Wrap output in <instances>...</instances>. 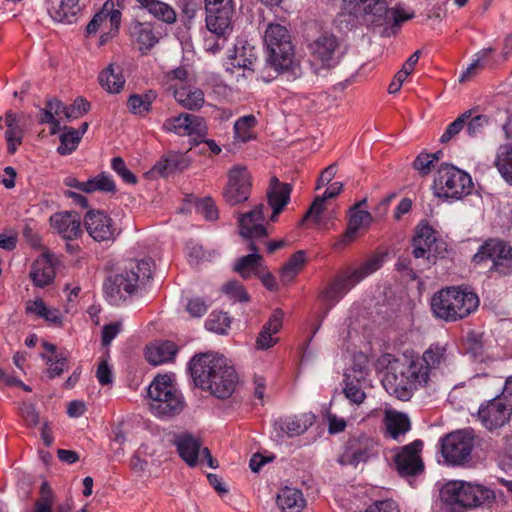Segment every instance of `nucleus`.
I'll return each mask as SVG.
<instances>
[{"instance_id":"obj_53","label":"nucleus","mask_w":512,"mask_h":512,"mask_svg":"<svg viewBox=\"0 0 512 512\" xmlns=\"http://www.w3.org/2000/svg\"><path fill=\"white\" fill-rule=\"evenodd\" d=\"M90 109V103L83 97H77L73 104L66 106L65 118L67 120L77 119L86 114Z\"/></svg>"},{"instance_id":"obj_42","label":"nucleus","mask_w":512,"mask_h":512,"mask_svg":"<svg viewBox=\"0 0 512 512\" xmlns=\"http://www.w3.org/2000/svg\"><path fill=\"white\" fill-rule=\"evenodd\" d=\"M100 85L109 93H118L125 84L121 69L116 72L113 64H110L99 74Z\"/></svg>"},{"instance_id":"obj_31","label":"nucleus","mask_w":512,"mask_h":512,"mask_svg":"<svg viewBox=\"0 0 512 512\" xmlns=\"http://www.w3.org/2000/svg\"><path fill=\"white\" fill-rule=\"evenodd\" d=\"M446 361V347L439 344L431 345L424 353L421 359L411 363H420L425 372V383L430 380V373L433 369L439 368Z\"/></svg>"},{"instance_id":"obj_62","label":"nucleus","mask_w":512,"mask_h":512,"mask_svg":"<svg viewBox=\"0 0 512 512\" xmlns=\"http://www.w3.org/2000/svg\"><path fill=\"white\" fill-rule=\"evenodd\" d=\"M197 209L207 220L213 221L218 218L216 206L210 199H205L199 202Z\"/></svg>"},{"instance_id":"obj_39","label":"nucleus","mask_w":512,"mask_h":512,"mask_svg":"<svg viewBox=\"0 0 512 512\" xmlns=\"http://www.w3.org/2000/svg\"><path fill=\"white\" fill-rule=\"evenodd\" d=\"M5 124L7 126L5 133L7 150L9 154H14L17 147L22 143L23 130L19 126L16 114L11 110L7 111L5 114Z\"/></svg>"},{"instance_id":"obj_43","label":"nucleus","mask_w":512,"mask_h":512,"mask_svg":"<svg viewBox=\"0 0 512 512\" xmlns=\"http://www.w3.org/2000/svg\"><path fill=\"white\" fill-rule=\"evenodd\" d=\"M371 221L372 216L369 212L364 210L353 211L349 217L348 227L343 234L342 241L344 243L351 242L355 238L357 231L361 227L369 225Z\"/></svg>"},{"instance_id":"obj_56","label":"nucleus","mask_w":512,"mask_h":512,"mask_svg":"<svg viewBox=\"0 0 512 512\" xmlns=\"http://www.w3.org/2000/svg\"><path fill=\"white\" fill-rule=\"evenodd\" d=\"M222 291L240 302H248L249 296L244 286L236 280L228 281L222 287Z\"/></svg>"},{"instance_id":"obj_37","label":"nucleus","mask_w":512,"mask_h":512,"mask_svg":"<svg viewBox=\"0 0 512 512\" xmlns=\"http://www.w3.org/2000/svg\"><path fill=\"white\" fill-rule=\"evenodd\" d=\"M277 505L283 512H301L306 500L300 490L285 487L277 495Z\"/></svg>"},{"instance_id":"obj_9","label":"nucleus","mask_w":512,"mask_h":512,"mask_svg":"<svg viewBox=\"0 0 512 512\" xmlns=\"http://www.w3.org/2000/svg\"><path fill=\"white\" fill-rule=\"evenodd\" d=\"M472 261L475 264L490 261V271L507 275L512 271V247L502 239H488L479 247Z\"/></svg>"},{"instance_id":"obj_13","label":"nucleus","mask_w":512,"mask_h":512,"mask_svg":"<svg viewBox=\"0 0 512 512\" xmlns=\"http://www.w3.org/2000/svg\"><path fill=\"white\" fill-rule=\"evenodd\" d=\"M251 186V176L246 166H233L228 172V183L223 193L225 201L231 206L247 201Z\"/></svg>"},{"instance_id":"obj_8","label":"nucleus","mask_w":512,"mask_h":512,"mask_svg":"<svg viewBox=\"0 0 512 512\" xmlns=\"http://www.w3.org/2000/svg\"><path fill=\"white\" fill-rule=\"evenodd\" d=\"M473 182L468 173L448 163H442L435 175L434 194L439 198L459 200L471 193Z\"/></svg>"},{"instance_id":"obj_41","label":"nucleus","mask_w":512,"mask_h":512,"mask_svg":"<svg viewBox=\"0 0 512 512\" xmlns=\"http://www.w3.org/2000/svg\"><path fill=\"white\" fill-rule=\"evenodd\" d=\"M157 19L172 24L176 21L175 11L166 3L159 0H136Z\"/></svg>"},{"instance_id":"obj_28","label":"nucleus","mask_w":512,"mask_h":512,"mask_svg":"<svg viewBox=\"0 0 512 512\" xmlns=\"http://www.w3.org/2000/svg\"><path fill=\"white\" fill-rule=\"evenodd\" d=\"M283 316L284 313L281 309L274 310L256 339L258 349L266 350L277 343L278 338H274L273 334H276L281 329Z\"/></svg>"},{"instance_id":"obj_1","label":"nucleus","mask_w":512,"mask_h":512,"mask_svg":"<svg viewBox=\"0 0 512 512\" xmlns=\"http://www.w3.org/2000/svg\"><path fill=\"white\" fill-rule=\"evenodd\" d=\"M349 12L360 17L363 23L382 28L380 34L391 36L403 22L412 19L414 13L406 12L401 6L388 8L383 0H343Z\"/></svg>"},{"instance_id":"obj_23","label":"nucleus","mask_w":512,"mask_h":512,"mask_svg":"<svg viewBox=\"0 0 512 512\" xmlns=\"http://www.w3.org/2000/svg\"><path fill=\"white\" fill-rule=\"evenodd\" d=\"M257 54L255 48L244 42L235 44L232 53L227 57L226 70L234 73V69L254 71Z\"/></svg>"},{"instance_id":"obj_52","label":"nucleus","mask_w":512,"mask_h":512,"mask_svg":"<svg viewBox=\"0 0 512 512\" xmlns=\"http://www.w3.org/2000/svg\"><path fill=\"white\" fill-rule=\"evenodd\" d=\"M350 377V375H346L344 394L352 403L361 404L365 400L366 395L360 386L359 380L357 379L356 383H354L353 380H350Z\"/></svg>"},{"instance_id":"obj_11","label":"nucleus","mask_w":512,"mask_h":512,"mask_svg":"<svg viewBox=\"0 0 512 512\" xmlns=\"http://www.w3.org/2000/svg\"><path fill=\"white\" fill-rule=\"evenodd\" d=\"M475 435L472 430H458L441 439V454L450 465H464L471 460Z\"/></svg>"},{"instance_id":"obj_32","label":"nucleus","mask_w":512,"mask_h":512,"mask_svg":"<svg viewBox=\"0 0 512 512\" xmlns=\"http://www.w3.org/2000/svg\"><path fill=\"white\" fill-rule=\"evenodd\" d=\"M177 451L180 457L191 467L198 463L201 453V441L191 434H184L176 440Z\"/></svg>"},{"instance_id":"obj_4","label":"nucleus","mask_w":512,"mask_h":512,"mask_svg":"<svg viewBox=\"0 0 512 512\" xmlns=\"http://www.w3.org/2000/svg\"><path fill=\"white\" fill-rule=\"evenodd\" d=\"M478 306V296L474 292L460 287L442 289L431 299L433 314L445 321L463 319L474 312Z\"/></svg>"},{"instance_id":"obj_21","label":"nucleus","mask_w":512,"mask_h":512,"mask_svg":"<svg viewBox=\"0 0 512 512\" xmlns=\"http://www.w3.org/2000/svg\"><path fill=\"white\" fill-rule=\"evenodd\" d=\"M373 443L367 437L353 438L347 441L344 453L338 462L342 465L357 467L359 463L366 462L371 456Z\"/></svg>"},{"instance_id":"obj_25","label":"nucleus","mask_w":512,"mask_h":512,"mask_svg":"<svg viewBox=\"0 0 512 512\" xmlns=\"http://www.w3.org/2000/svg\"><path fill=\"white\" fill-rule=\"evenodd\" d=\"M234 14V7L221 9H206V27L208 31L216 36L228 37L232 31L231 19Z\"/></svg>"},{"instance_id":"obj_14","label":"nucleus","mask_w":512,"mask_h":512,"mask_svg":"<svg viewBox=\"0 0 512 512\" xmlns=\"http://www.w3.org/2000/svg\"><path fill=\"white\" fill-rule=\"evenodd\" d=\"M512 414V407L501 397L497 396L485 406H481L478 417L481 423L489 430L503 426Z\"/></svg>"},{"instance_id":"obj_36","label":"nucleus","mask_w":512,"mask_h":512,"mask_svg":"<svg viewBox=\"0 0 512 512\" xmlns=\"http://www.w3.org/2000/svg\"><path fill=\"white\" fill-rule=\"evenodd\" d=\"M80 0H60L56 6L49 9V13L53 20L72 24L77 21V17L81 12Z\"/></svg>"},{"instance_id":"obj_33","label":"nucleus","mask_w":512,"mask_h":512,"mask_svg":"<svg viewBox=\"0 0 512 512\" xmlns=\"http://www.w3.org/2000/svg\"><path fill=\"white\" fill-rule=\"evenodd\" d=\"M355 282L351 278V272L345 275L338 276L328 287L321 293V297L330 304V306L337 303L353 286Z\"/></svg>"},{"instance_id":"obj_55","label":"nucleus","mask_w":512,"mask_h":512,"mask_svg":"<svg viewBox=\"0 0 512 512\" xmlns=\"http://www.w3.org/2000/svg\"><path fill=\"white\" fill-rule=\"evenodd\" d=\"M468 120L469 122H466V130L470 137H477L482 134L485 127L488 126L490 122V118L487 115L471 116Z\"/></svg>"},{"instance_id":"obj_15","label":"nucleus","mask_w":512,"mask_h":512,"mask_svg":"<svg viewBox=\"0 0 512 512\" xmlns=\"http://www.w3.org/2000/svg\"><path fill=\"white\" fill-rule=\"evenodd\" d=\"M238 381V374L228 360L225 368L222 367L201 389L209 391L219 399H227L234 393Z\"/></svg>"},{"instance_id":"obj_3","label":"nucleus","mask_w":512,"mask_h":512,"mask_svg":"<svg viewBox=\"0 0 512 512\" xmlns=\"http://www.w3.org/2000/svg\"><path fill=\"white\" fill-rule=\"evenodd\" d=\"M440 499L450 512H463L476 507H491L496 501V495L482 484L457 480L441 488Z\"/></svg>"},{"instance_id":"obj_60","label":"nucleus","mask_w":512,"mask_h":512,"mask_svg":"<svg viewBox=\"0 0 512 512\" xmlns=\"http://www.w3.org/2000/svg\"><path fill=\"white\" fill-rule=\"evenodd\" d=\"M189 261L193 264H198L201 261H208L211 258V253L206 252L199 244H191L188 246Z\"/></svg>"},{"instance_id":"obj_17","label":"nucleus","mask_w":512,"mask_h":512,"mask_svg":"<svg viewBox=\"0 0 512 512\" xmlns=\"http://www.w3.org/2000/svg\"><path fill=\"white\" fill-rule=\"evenodd\" d=\"M264 205L259 204L255 206L250 212L244 213L239 217V233L240 235L250 241L262 240L267 236V231L263 225Z\"/></svg>"},{"instance_id":"obj_51","label":"nucleus","mask_w":512,"mask_h":512,"mask_svg":"<svg viewBox=\"0 0 512 512\" xmlns=\"http://www.w3.org/2000/svg\"><path fill=\"white\" fill-rule=\"evenodd\" d=\"M205 325L208 330L223 334L230 326V318L224 312L212 313Z\"/></svg>"},{"instance_id":"obj_7","label":"nucleus","mask_w":512,"mask_h":512,"mask_svg":"<svg viewBox=\"0 0 512 512\" xmlns=\"http://www.w3.org/2000/svg\"><path fill=\"white\" fill-rule=\"evenodd\" d=\"M425 372L420 363H411L409 366L397 370L392 367L385 374L382 384L390 395L397 399L407 401L411 398L413 390L418 386H425Z\"/></svg>"},{"instance_id":"obj_45","label":"nucleus","mask_w":512,"mask_h":512,"mask_svg":"<svg viewBox=\"0 0 512 512\" xmlns=\"http://www.w3.org/2000/svg\"><path fill=\"white\" fill-rule=\"evenodd\" d=\"M495 164L506 182L512 184V144L499 147Z\"/></svg>"},{"instance_id":"obj_44","label":"nucleus","mask_w":512,"mask_h":512,"mask_svg":"<svg viewBox=\"0 0 512 512\" xmlns=\"http://www.w3.org/2000/svg\"><path fill=\"white\" fill-rule=\"evenodd\" d=\"M305 261L306 257L303 250L295 252L280 270L281 281L284 284L292 282L295 276L302 269Z\"/></svg>"},{"instance_id":"obj_63","label":"nucleus","mask_w":512,"mask_h":512,"mask_svg":"<svg viewBox=\"0 0 512 512\" xmlns=\"http://www.w3.org/2000/svg\"><path fill=\"white\" fill-rule=\"evenodd\" d=\"M433 159H430V154H419L413 162V168L421 175H428L431 171Z\"/></svg>"},{"instance_id":"obj_24","label":"nucleus","mask_w":512,"mask_h":512,"mask_svg":"<svg viewBox=\"0 0 512 512\" xmlns=\"http://www.w3.org/2000/svg\"><path fill=\"white\" fill-rule=\"evenodd\" d=\"M52 226L66 240L78 238L82 234L81 217L73 211L56 213L50 218Z\"/></svg>"},{"instance_id":"obj_6","label":"nucleus","mask_w":512,"mask_h":512,"mask_svg":"<svg viewBox=\"0 0 512 512\" xmlns=\"http://www.w3.org/2000/svg\"><path fill=\"white\" fill-rule=\"evenodd\" d=\"M151 411L159 417H173L184 408V398L168 375L157 376L147 389Z\"/></svg>"},{"instance_id":"obj_10","label":"nucleus","mask_w":512,"mask_h":512,"mask_svg":"<svg viewBox=\"0 0 512 512\" xmlns=\"http://www.w3.org/2000/svg\"><path fill=\"white\" fill-rule=\"evenodd\" d=\"M310 66L317 76H325L339 61V42L332 34H322L310 45Z\"/></svg>"},{"instance_id":"obj_61","label":"nucleus","mask_w":512,"mask_h":512,"mask_svg":"<svg viewBox=\"0 0 512 512\" xmlns=\"http://www.w3.org/2000/svg\"><path fill=\"white\" fill-rule=\"evenodd\" d=\"M226 40V36H216L211 33V35L207 36L204 40L205 50L211 53H217L224 47Z\"/></svg>"},{"instance_id":"obj_50","label":"nucleus","mask_w":512,"mask_h":512,"mask_svg":"<svg viewBox=\"0 0 512 512\" xmlns=\"http://www.w3.org/2000/svg\"><path fill=\"white\" fill-rule=\"evenodd\" d=\"M381 264V258L374 256L365 261L359 268L351 271V278H353L355 282H360L368 275L377 271L381 267Z\"/></svg>"},{"instance_id":"obj_27","label":"nucleus","mask_w":512,"mask_h":512,"mask_svg":"<svg viewBox=\"0 0 512 512\" xmlns=\"http://www.w3.org/2000/svg\"><path fill=\"white\" fill-rule=\"evenodd\" d=\"M291 192V184L282 183L276 176H273L266 192L268 205L275 206V213H281L290 201Z\"/></svg>"},{"instance_id":"obj_58","label":"nucleus","mask_w":512,"mask_h":512,"mask_svg":"<svg viewBox=\"0 0 512 512\" xmlns=\"http://www.w3.org/2000/svg\"><path fill=\"white\" fill-rule=\"evenodd\" d=\"M20 415L28 426H36L39 423V413L36 411L35 405L31 403H23L20 408Z\"/></svg>"},{"instance_id":"obj_46","label":"nucleus","mask_w":512,"mask_h":512,"mask_svg":"<svg viewBox=\"0 0 512 512\" xmlns=\"http://www.w3.org/2000/svg\"><path fill=\"white\" fill-rule=\"evenodd\" d=\"M257 124V120L254 115H246L239 118L234 124V137L235 139L245 143L251 140L253 135V129Z\"/></svg>"},{"instance_id":"obj_59","label":"nucleus","mask_w":512,"mask_h":512,"mask_svg":"<svg viewBox=\"0 0 512 512\" xmlns=\"http://www.w3.org/2000/svg\"><path fill=\"white\" fill-rule=\"evenodd\" d=\"M127 105L133 114H143L150 110L148 107V101H145V98L138 94L131 95L128 99Z\"/></svg>"},{"instance_id":"obj_29","label":"nucleus","mask_w":512,"mask_h":512,"mask_svg":"<svg viewBox=\"0 0 512 512\" xmlns=\"http://www.w3.org/2000/svg\"><path fill=\"white\" fill-rule=\"evenodd\" d=\"M190 165V159L180 152H169L162 160L158 161L152 171L163 177H168L176 172H181Z\"/></svg>"},{"instance_id":"obj_2","label":"nucleus","mask_w":512,"mask_h":512,"mask_svg":"<svg viewBox=\"0 0 512 512\" xmlns=\"http://www.w3.org/2000/svg\"><path fill=\"white\" fill-rule=\"evenodd\" d=\"M267 48V65L277 74L288 73L293 79L302 76L301 68L295 59L294 46L287 28L278 23L267 26L264 35Z\"/></svg>"},{"instance_id":"obj_47","label":"nucleus","mask_w":512,"mask_h":512,"mask_svg":"<svg viewBox=\"0 0 512 512\" xmlns=\"http://www.w3.org/2000/svg\"><path fill=\"white\" fill-rule=\"evenodd\" d=\"M60 146L57 148V152L61 155L71 154L79 145L81 138L76 129L63 126V133L59 137Z\"/></svg>"},{"instance_id":"obj_5","label":"nucleus","mask_w":512,"mask_h":512,"mask_svg":"<svg viewBox=\"0 0 512 512\" xmlns=\"http://www.w3.org/2000/svg\"><path fill=\"white\" fill-rule=\"evenodd\" d=\"M153 262L142 259L131 262L123 271L110 275L104 282V291L111 304H118L132 295L146 280L152 276Z\"/></svg>"},{"instance_id":"obj_22","label":"nucleus","mask_w":512,"mask_h":512,"mask_svg":"<svg viewBox=\"0 0 512 512\" xmlns=\"http://www.w3.org/2000/svg\"><path fill=\"white\" fill-rule=\"evenodd\" d=\"M129 31L133 43L143 55H146L160 39V33L155 31L154 25L150 22L134 21Z\"/></svg>"},{"instance_id":"obj_38","label":"nucleus","mask_w":512,"mask_h":512,"mask_svg":"<svg viewBox=\"0 0 512 512\" xmlns=\"http://www.w3.org/2000/svg\"><path fill=\"white\" fill-rule=\"evenodd\" d=\"M174 97L181 106L189 110H197L204 104V93L196 87L177 88L174 91Z\"/></svg>"},{"instance_id":"obj_18","label":"nucleus","mask_w":512,"mask_h":512,"mask_svg":"<svg viewBox=\"0 0 512 512\" xmlns=\"http://www.w3.org/2000/svg\"><path fill=\"white\" fill-rule=\"evenodd\" d=\"M84 226L95 241L114 239L115 229L112 225V219L101 210L88 211L84 217Z\"/></svg>"},{"instance_id":"obj_64","label":"nucleus","mask_w":512,"mask_h":512,"mask_svg":"<svg viewBox=\"0 0 512 512\" xmlns=\"http://www.w3.org/2000/svg\"><path fill=\"white\" fill-rule=\"evenodd\" d=\"M366 512H399V509L394 501L384 500L371 505Z\"/></svg>"},{"instance_id":"obj_35","label":"nucleus","mask_w":512,"mask_h":512,"mask_svg":"<svg viewBox=\"0 0 512 512\" xmlns=\"http://www.w3.org/2000/svg\"><path fill=\"white\" fill-rule=\"evenodd\" d=\"M436 241L435 231L427 223H421L416 228L413 238V255L415 258H422L430 251Z\"/></svg>"},{"instance_id":"obj_12","label":"nucleus","mask_w":512,"mask_h":512,"mask_svg":"<svg viewBox=\"0 0 512 512\" xmlns=\"http://www.w3.org/2000/svg\"><path fill=\"white\" fill-rule=\"evenodd\" d=\"M227 361L228 359L223 355L213 352L196 354L189 363V371L194 384L199 388L207 385L209 380L212 379L222 367L225 368Z\"/></svg>"},{"instance_id":"obj_30","label":"nucleus","mask_w":512,"mask_h":512,"mask_svg":"<svg viewBox=\"0 0 512 512\" xmlns=\"http://www.w3.org/2000/svg\"><path fill=\"white\" fill-rule=\"evenodd\" d=\"M53 258V255L45 253L41 260L32 265L30 277L35 286L42 288L53 282L55 277Z\"/></svg>"},{"instance_id":"obj_26","label":"nucleus","mask_w":512,"mask_h":512,"mask_svg":"<svg viewBox=\"0 0 512 512\" xmlns=\"http://www.w3.org/2000/svg\"><path fill=\"white\" fill-rule=\"evenodd\" d=\"M248 249L252 253L238 258L234 264V271L243 279H250L253 275L257 276L265 266L255 241L248 242Z\"/></svg>"},{"instance_id":"obj_19","label":"nucleus","mask_w":512,"mask_h":512,"mask_svg":"<svg viewBox=\"0 0 512 512\" xmlns=\"http://www.w3.org/2000/svg\"><path fill=\"white\" fill-rule=\"evenodd\" d=\"M315 416L304 413L298 416H287L274 421L273 430L278 438L295 437L303 434L314 423Z\"/></svg>"},{"instance_id":"obj_49","label":"nucleus","mask_w":512,"mask_h":512,"mask_svg":"<svg viewBox=\"0 0 512 512\" xmlns=\"http://www.w3.org/2000/svg\"><path fill=\"white\" fill-rule=\"evenodd\" d=\"M474 109L467 110L450 123L439 141L443 144L448 143L452 138L458 135L466 125V122L473 115Z\"/></svg>"},{"instance_id":"obj_20","label":"nucleus","mask_w":512,"mask_h":512,"mask_svg":"<svg viewBox=\"0 0 512 512\" xmlns=\"http://www.w3.org/2000/svg\"><path fill=\"white\" fill-rule=\"evenodd\" d=\"M163 128L166 131L174 132L181 136L192 134L201 135L204 134L206 130V126L201 117L187 113L166 119Z\"/></svg>"},{"instance_id":"obj_34","label":"nucleus","mask_w":512,"mask_h":512,"mask_svg":"<svg viewBox=\"0 0 512 512\" xmlns=\"http://www.w3.org/2000/svg\"><path fill=\"white\" fill-rule=\"evenodd\" d=\"M177 346L171 341H159L146 348V359L152 365L171 361L176 356Z\"/></svg>"},{"instance_id":"obj_16","label":"nucleus","mask_w":512,"mask_h":512,"mask_svg":"<svg viewBox=\"0 0 512 512\" xmlns=\"http://www.w3.org/2000/svg\"><path fill=\"white\" fill-rule=\"evenodd\" d=\"M423 443L416 440L404 446L395 457V465L401 476H412L420 473L424 469V464L420 458Z\"/></svg>"},{"instance_id":"obj_48","label":"nucleus","mask_w":512,"mask_h":512,"mask_svg":"<svg viewBox=\"0 0 512 512\" xmlns=\"http://www.w3.org/2000/svg\"><path fill=\"white\" fill-rule=\"evenodd\" d=\"M95 191L115 193L116 185L110 176L105 173H101L85 182V193H92Z\"/></svg>"},{"instance_id":"obj_57","label":"nucleus","mask_w":512,"mask_h":512,"mask_svg":"<svg viewBox=\"0 0 512 512\" xmlns=\"http://www.w3.org/2000/svg\"><path fill=\"white\" fill-rule=\"evenodd\" d=\"M112 169L129 184L137 182L136 176L126 167L124 160L121 157H114L111 161Z\"/></svg>"},{"instance_id":"obj_40","label":"nucleus","mask_w":512,"mask_h":512,"mask_svg":"<svg viewBox=\"0 0 512 512\" xmlns=\"http://www.w3.org/2000/svg\"><path fill=\"white\" fill-rule=\"evenodd\" d=\"M384 422L387 433L395 440L408 432L411 426L407 415L396 411H386Z\"/></svg>"},{"instance_id":"obj_54","label":"nucleus","mask_w":512,"mask_h":512,"mask_svg":"<svg viewBox=\"0 0 512 512\" xmlns=\"http://www.w3.org/2000/svg\"><path fill=\"white\" fill-rule=\"evenodd\" d=\"M326 199L322 196H317L311 204L308 211L304 214L299 225H302L306 220L311 219L315 223L320 222L321 214L324 212L326 206Z\"/></svg>"}]
</instances>
